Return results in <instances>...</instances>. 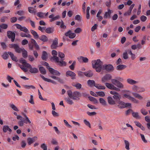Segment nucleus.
<instances>
[{"instance_id":"1","label":"nucleus","mask_w":150,"mask_h":150,"mask_svg":"<svg viewBox=\"0 0 150 150\" xmlns=\"http://www.w3.org/2000/svg\"><path fill=\"white\" fill-rule=\"evenodd\" d=\"M112 78L111 75L110 74H107L102 78L101 81L102 83H104L111 79L112 83H105L106 87L110 89L119 91H120V88H124V85L119 81H123V78L120 77H117V78L118 80L115 79H111Z\"/></svg>"},{"instance_id":"2","label":"nucleus","mask_w":150,"mask_h":150,"mask_svg":"<svg viewBox=\"0 0 150 150\" xmlns=\"http://www.w3.org/2000/svg\"><path fill=\"white\" fill-rule=\"evenodd\" d=\"M58 56L61 58L60 61L59 60V58L57 56H54L52 57L53 60L57 62V64L60 66H65L66 65V63L63 61L64 57H65L64 54L60 52H58Z\"/></svg>"},{"instance_id":"3","label":"nucleus","mask_w":150,"mask_h":150,"mask_svg":"<svg viewBox=\"0 0 150 150\" xmlns=\"http://www.w3.org/2000/svg\"><path fill=\"white\" fill-rule=\"evenodd\" d=\"M91 63L93 68L95 69L97 72H99L101 71L103 63L99 59L92 60Z\"/></svg>"},{"instance_id":"4","label":"nucleus","mask_w":150,"mask_h":150,"mask_svg":"<svg viewBox=\"0 0 150 150\" xmlns=\"http://www.w3.org/2000/svg\"><path fill=\"white\" fill-rule=\"evenodd\" d=\"M67 93L69 97L73 100L78 101L80 99L81 93L79 92L74 91L72 93L71 90H69L67 91Z\"/></svg>"},{"instance_id":"5","label":"nucleus","mask_w":150,"mask_h":150,"mask_svg":"<svg viewBox=\"0 0 150 150\" xmlns=\"http://www.w3.org/2000/svg\"><path fill=\"white\" fill-rule=\"evenodd\" d=\"M22 115L25 117V119L22 117V118H21L20 120L18 121V125L21 127L23 126L24 125V123L25 124H30L31 122L30 120L28 117L24 113H23Z\"/></svg>"},{"instance_id":"6","label":"nucleus","mask_w":150,"mask_h":150,"mask_svg":"<svg viewBox=\"0 0 150 150\" xmlns=\"http://www.w3.org/2000/svg\"><path fill=\"white\" fill-rule=\"evenodd\" d=\"M9 47L11 48H14L15 52L18 53H21L23 49V48H20L19 47V45L16 44H10Z\"/></svg>"},{"instance_id":"7","label":"nucleus","mask_w":150,"mask_h":150,"mask_svg":"<svg viewBox=\"0 0 150 150\" xmlns=\"http://www.w3.org/2000/svg\"><path fill=\"white\" fill-rule=\"evenodd\" d=\"M7 36L9 38L11 39L12 42L14 41L15 37V33L11 31H8L7 32Z\"/></svg>"},{"instance_id":"8","label":"nucleus","mask_w":150,"mask_h":150,"mask_svg":"<svg viewBox=\"0 0 150 150\" xmlns=\"http://www.w3.org/2000/svg\"><path fill=\"white\" fill-rule=\"evenodd\" d=\"M123 96L125 98H128L129 99L131 100L134 103H139V101L138 100L128 94H124Z\"/></svg>"},{"instance_id":"9","label":"nucleus","mask_w":150,"mask_h":150,"mask_svg":"<svg viewBox=\"0 0 150 150\" xmlns=\"http://www.w3.org/2000/svg\"><path fill=\"white\" fill-rule=\"evenodd\" d=\"M103 69H105L108 71H112L114 70V68L111 64L105 65L103 66Z\"/></svg>"},{"instance_id":"10","label":"nucleus","mask_w":150,"mask_h":150,"mask_svg":"<svg viewBox=\"0 0 150 150\" xmlns=\"http://www.w3.org/2000/svg\"><path fill=\"white\" fill-rule=\"evenodd\" d=\"M48 69L50 73L52 75L59 76L61 74L60 73L59 71L54 69L52 68L49 67Z\"/></svg>"},{"instance_id":"11","label":"nucleus","mask_w":150,"mask_h":150,"mask_svg":"<svg viewBox=\"0 0 150 150\" xmlns=\"http://www.w3.org/2000/svg\"><path fill=\"white\" fill-rule=\"evenodd\" d=\"M27 68L30 69L29 71L31 73L35 74L38 72V70L37 68L32 67L30 64H27Z\"/></svg>"},{"instance_id":"12","label":"nucleus","mask_w":150,"mask_h":150,"mask_svg":"<svg viewBox=\"0 0 150 150\" xmlns=\"http://www.w3.org/2000/svg\"><path fill=\"white\" fill-rule=\"evenodd\" d=\"M15 25L17 28L20 29L21 31H23L25 33H28V29L25 27L22 26L21 25L18 24H16Z\"/></svg>"},{"instance_id":"13","label":"nucleus","mask_w":150,"mask_h":150,"mask_svg":"<svg viewBox=\"0 0 150 150\" xmlns=\"http://www.w3.org/2000/svg\"><path fill=\"white\" fill-rule=\"evenodd\" d=\"M66 75L67 77L70 76L71 77V79H75V76L76 74L74 72L71 71H68L66 73Z\"/></svg>"},{"instance_id":"14","label":"nucleus","mask_w":150,"mask_h":150,"mask_svg":"<svg viewBox=\"0 0 150 150\" xmlns=\"http://www.w3.org/2000/svg\"><path fill=\"white\" fill-rule=\"evenodd\" d=\"M65 35L66 36H69V37L71 39L74 38L76 36L75 33H71V31L70 30H69L68 32L66 33Z\"/></svg>"},{"instance_id":"15","label":"nucleus","mask_w":150,"mask_h":150,"mask_svg":"<svg viewBox=\"0 0 150 150\" xmlns=\"http://www.w3.org/2000/svg\"><path fill=\"white\" fill-rule=\"evenodd\" d=\"M37 137H34L33 138L29 137L27 138V140L28 144L29 145H31L34 142L37 140Z\"/></svg>"},{"instance_id":"16","label":"nucleus","mask_w":150,"mask_h":150,"mask_svg":"<svg viewBox=\"0 0 150 150\" xmlns=\"http://www.w3.org/2000/svg\"><path fill=\"white\" fill-rule=\"evenodd\" d=\"M40 76L42 78V79L45 81L49 82L51 83L54 84H57V83L55 81H54L53 80H52L50 79L45 78L42 75H40Z\"/></svg>"},{"instance_id":"17","label":"nucleus","mask_w":150,"mask_h":150,"mask_svg":"<svg viewBox=\"0 0 150 150\" xmlns=\"http://www.w3.org/2000/svg\"><path fill=\"white\" fill-rule=\"evenodd\" d=\"M58 40L57 38H55L53 41L52 44L51 45L52 49H55L57 47Z\"/></svg>"},{"instance_id":"18","label":"nucleus","mask_w":150,"mask_h":150,"mask_svg":"<svg viewBox=\"0 0 150 150\" xmlns=\"http://www.w3.org/2000/svg\"><path fill=\"white\" fill-rule=\"evenodd\" d=\"M49 18H51V19L50 20V22H52L59 19L60 18V16L59 15H57L55 16H54V14H52L49 16Z\"/></svg>"},{"instance_id":"19","label":"nucleus","mask_w":150,"mask_h":150,"mask_svg":"<svg viewBox=\"0 0 150 150\" xmlns=\"http://www.w3.org/2000/svg\"><path fill=\"white\" fill-rule=\"evenodd\" d=\"M78 59L80 62L87 63L88 61V59L87 57H84L83 56H80L78 58Z\"/></svg>"},{"instance_id":"20","label":"nucleus","mask_w":150,"mask_h":150,"mask_svg":"<svg viewBox=\"0 0 150 150\" xmlns=\"http://www.w3.org/2000/svg\"><path fill=\"white\" fill-rule=\"evenodd\" d=\"M111 13V11L109 9H108V11L105 12L104 14V18H110Z\"/></svg>"},{"instance_id":"21","label":"nucleus","mask_w":150,"mask_h":150,"mask_svg":"<svg viewBox=\"0 0 150 150\" xmlns=\"http://www.w3.org/2000/svg\"><path fill=\"white\" fill-rule=\"evenodd\" d=\"M107 99L108 102L110 105H114L115 104V101L111 97L108 96L107 98Z\"/></svg>"},{"instance_id":"22","label":"nucleus","mask_w":150,"mask_h":150,"mask_svg":"<svg viewBox=\"0 0 150 150\" xmlns=\"http://www.w3.org/2000/svg\"><path fill=\"white\" fill-rule=\"evenodd\" d=\"M50 77L53 79H55L57 80L59 82H60L61 83H64L63 80L62 79L60 78L59 77H57L54 75L50 76Z\"/></svg>"},{"instance_id":"23","label":"nucleus","mask_w":150,"mask_h":150,"mask_svg":"<svg viewBox=\"0 0 150 150\" xmlns=\"http://www.w3.org/2000/svg\"><path fill=\"white\" fill-rule=\"evenodd\" d=\"M117 103L119 104L118 105V107L120 108H125V103L120 100H118Z\"/></svg>"},{"instance_id":"24","label":"nucleus","mask_w":150,"mask_h":150,"mask_svg":"<svg viewBox=\"0 0 150 150\" xmlns=\"http://www.w3.org/2000/svg\"><path fill=\"white\" fill-rule=\"evenodd\" d=\"M3 130L4 132L6 133L7 131H8L10 132H11L12 131V130L9 128L8 125H4L3 127Z\"/></svg>"},{"instance_id":"25","label":"nucleus","mask_w":150,"mask_h":150,"mask_svg":"<svg viewBox=\"0 0 150 150\" xmlns=\"http://www.w3.org/2000/svg\"><path fill=\"white\" fill-rule=\"evenodd\" d=\"M127 82L131 85H133L138 83V82L131 79H128L127 80Z\"/></svg>"},{"instance_id":"26","label":"nucleus","mask_w":150,"mask_h":150,"mask_svg":"<svg viewBox=\"0 0 150 150\" xmlns=\"http://www.w3.org/2000/svg\"><path fill=\"white\" fill-rule=\"evenodd\" d=\"M84 75L87 77H91L93 75V73L91 71H88L84 72Z\"/></svg>"},{"instance_id":"27","label":"nucleus","mask_w":150,"mask_h":150,"mask_svg":"<svg viewBox=\"0 0 150 150\" xmlns=\"http://www.w3.org/2000/svg\"><path fill=\"white\" fill-rule=\"evenodd\" d=\"M8 53L10 56L11 59L13 61L17 62V57L15 56H14L13 53L10 52H8Z\"/></svg>"},{"instance_id":"28","label":"nucleus","mask_w":150,"mask_h":150,"mask_svg":"<svg viewBox=\"0 0 150 150\" xmlns=\"http://www.w3.org/2000/svg\"><path fill=\"white\" fill-rule=\"evenodd\" d=\"M39 39L44 42H46L48 41L47 37L45 35H43L40 36L39 38Z\"/></svg>"},{"instance_id":"29","label":"nucleus","mask_w":150,"mask_h":150,"mask_svg":"<svg viewBox=\"0 0 150 150\" xmlns=\"http://www.w3.org/2000/svg\"><path fill=\"white\" fill-rule=\"evenodd\" d=\"M87 84L88 86L92 87L93 86H95V81L93 80H89L87 81Z\"/></svg>"},{"instance_id":"30","label":"nucleus","mask_w":150,"mask_h":150,"mask_svg":"<svg viewBox=\"0 0 150 150\" xmlns=\"http://www.w3.org/2000/svg\"><path fill=\"white\" fill-rule=\"evenodd\" d=\"M133 95L135 98L139 99L140 100H141L143 99V97L139 94L135 93H132Z\"/></svg>"},{"instance_id":"31","label":"nucleus","mask_w":150,"mask_h":150,"mask_svg":"<svg viewBox=\"0 0 150 150\" xmlns=\"http://www.w3.org/2000/svg\"><path fill=\"white\" fill-rule=\"evenodd\" d=\"M30 32L33 35L35 39H37L39 38V36L36 31L33 30H30Z\"/></svg>"},{"instance_id":"32","label":"nucleus","mask_w":150,"mask_h":150,"mask_svg":"<svg viewBox=\"0 0 150 150\" xmlns=\"http://www.w3.org/2000/svg\"><path fill=\"white\" fill-rule=\"evenodd\" d=\"M127 67L126 66L124 65H119L116 67V69L118 70H121L125 69Z\"/></svg>"},{"instance_id":"33","label":"nucleus","mask_w":150,"mask_h":150,"mask_svg":"<svg viewBox=\"0 0 150 150\" xmlns=\"http://www.w3.org/2000/svg\"><path fill=\"white\" fill-rule=\"evenodd\" d=\"M95 87L99 89L104 90L105 88V86L99 84H96L95 85Z\"/></svg>"},{"instance_id":"34","label":"nucleus","mask_w":150,"mask_h":150,"mask_svg":"<svg viewBox=\"0 0 150 150\" xmlns=\"http://www.w3.org/2000/svg\"><path fill=\"white\" fill-rule=\"evenodd\" d=\"M134 123L137 126L140 128L142 130H145V128L139 122L136 121H135Z\"/></svg>"},{"instance_id":"35","label":"nucleus","mask_w":150,"mask_h":150,"mask_svg":"<svg viewBox=\"0 0 150 150\" xmlns=\"http://www.w3.org/2000/svg\"><path fill=\"white\" fill-rule=\"evenodd\" d=\"M71 98H69V97L68 98H65V100L66 102L69 105H72L74 103V102Z\"/></svg>"},{"instance_id":"36","label":"nucleus","mask_w":150,"mask_h":150,"mask_svg":"<svg viewBox=\"0 0 150 150\" xmlns=\"http://www.w3.org/2000/svg\"><path fill=\"white\" fill-rule=\"evenodd\" d=\"M132 116L137 119H139L141 118V117L139 115V113L137 112H133L132 113Z\"/></svg>"},{"instance_id":"37","label":"nucleus","mask_w":150,"mask_h":150,"mask_svg":"<svg viewBox=\"0 0 150 150\" xmlns=\"http://www.w3.org/2000/svg\"><path fill=\"white\" fill-rule=\"evenodd\" d=\"M31 43L33 44L37 50L39 49V46L37 44L35 40L33 38H31Z\"/></svg>"},{"instance_id":"38","label":"nucleus","mask_w":150,"mask_h":150,"mask_svg":"<svg viewBox=\"0 0 150 150\" xmlns=\"http://www.w3.org/2000/svg\"><path fill=\"white\" fill-rule=\"evenodd\" d=\"M28 11L29 13L33 14L34 15H35L36 13V11L32 7H29Z\"/></svg>"},{"instance_id":"39","label":"nucleus","mask_w":150,"mask_h":150,"mask_svg":"<svg viewBox=\"0 0 150 150\" xmlns=\"http://www.w3.org/2000/svg\"><path fill=\"white\" fill-rule=\"evenodd\" d=\"M100 103L103 105L105 106L107 105L106 102L102 98H100L99 99Z\"/></svg>"},{"instance_id":"40","label":"nucleus","mask_w":150,"mask_h":150,"mask_svg":"<svg viewBox=\"0 0 150 150\" xmlns=\"http://www.w3.org/2000/svg\"><path fill=\"white\" fill-rule=\"evenodd\" d=\"M21 52L22 53L23 57L24 58H26L28 57L27 52L26 50H25L24 48H23Z\"/></svg>"},{"instance_id":"41","label":"nucleus","mask_w":150,"mask_h":150,"mask_svg":"<svg viewBox=\"0 0 150 150\" xmlns=\"http://www.w3.org/2000/svg\"><path fill=\"white\" fill-rule=\"evenodd\" d=\"M42 58L43 60H46L47 58V54L46 52L43 51L42 56Z\"/></svg>"},{"instance_id":"42","label":"nucleus","mask_w":150,"mask_h":150,"mask_svg":"<svg viewBox=\"0 0 150 150\" xmlns=\"http://www.w3.org/2000/svg\"><path fill=\"white\" fill-rule=\"evenodd\" d=\"M20 62L22 63L25 66V67H28V66H27V64H29L28 63H27L26 62V61L25 60L23 59V58H21L20 60Z\"/></svg>"},{"instance_id":"43","label":"nucleus","mask_w":150,"mask_h":150,"mask_svg":"<svg viewBox=\"0 0 150 150\" xmlns=\"http://www.w3.org/2000/svg\"><path fill=\"white\" fill-rule=\"evenodd\" d=\"M20 36L22 37H26L29 38H30L31 37V36L30 34H26L22 32L21 33Z\"/></svg>"},{"instance_id":"44","label":"nucleus","mask_w":150,"mask_h":150,"mask_svg":"<svg viewBox=\"0 0 150 150\" xmlns=\"http://www.w3.org/2000/svg\"><path fill=\"white\" fill-rule=\"evenodd\" d=\"M53 31V28L50 27L47 28L45 29V32L47 33H52Z\"/></svg>"},{"instance_id":"45","label":"nucleus","mask_w":150,"mask_h":150,"mask_svg":"<svg viewBox=\"0 0 150 150\" xmlns=\"http://www.w3.org/2000/svg\"><path fill=\"white\" fill-rule=\"evenodd\" d=\"M45 13L42 12H38L37 13V16L40 18H44Z\"/></svg>"},{"instance_id":"46","label":"nucleus","mask_w":150,"mask_h":150,"mask_svg":"<svg viewBox=\"0 0 150 150\" xmlns=\"http://www.w3.org/2000/svg\"><path fill=\"white\" fill-rule=\"evenodd\" d=\"M8 53L7 52H4L2 55L1 57L4 59L5 60L7 59H8Z\"/></svg>"},{"instance_id":"47","label":"nucleus","mask_w":150,"mask_h":150,"mask_svg":"<svg viewBox=\"0 0 150 150\" xmlns=\"http://www.w3.org/2000/svg\"><path fill=\"white\" fill-rule=\"evenodd\" d=\"M39 70L40 73L43 74H46V71L45 69L43 67H40Z\"/></svg>"},{"instance_id":"48","label":"nucleus","mask_w":150,"mask_h":150,"mask_svg":"<svg viewBox=\"0 0 150 150\" xmlns=\"http://www.w3.org/2000/svg\"><path fill=\"white\" fill-rule=\"evenodd\" d=\"M72 85L78 89L81 88L82 86L81 84L79 83H73Z\"/></svg>"},{"instance_id":"49","label":"nucleus","mask_w":150,"mask_h":150,"mask_svg":"<svg viewBox=\"0 0 150 150\" xmlns=\"http://www.w3.org/2000/svg\"><path fill=\"white\" fill-rule=\"evenodd\" d=\"M124 142L125 144V149L127 150H129L130 149L129 148V142L126 140H125Z\"/></svg>"},{"instance_id":"50","label":"nucleus","mask_w":150,"mask_h":150,"mask_svg":"<svg viewBox=\"0 0 150 150\" xmlns=\"http://www.w3.org/2000/svg\"><path fill=\"white\" fill-rule=\"evenodd\" d=\"M121 96L120 94L118 95L113 96L112 98L116 101H118L120 99Z\"/></svg>"},{"instance_id":"51","label":"nucleus","mask_w":150,"mask_h":150,"mask_svg":"<svg viewBox=\"0 0 150 150\" xmlns=\"http://www.w3.org/2000/svg\"><path fill=\"white\" fill-rule=\"evenodd\" d=\"M21 147L22 148H24L25 147L27 144L25 141L24 140L22 141L21 143Z\"/></svg>"},{"instance_id":"52","label":"nucleus","mask_w":150,"mask_h":150,"mask_svg":"<svg viewBox=\"0 0 150 150\" xmlns=\"http://www.w3.org/2000/svg\"><path fill=\"white\" fill-rule=\"evenodd\" d=\"M10 107L11 108L13 109V110L16 111H19V109L17 108V107L14 104H11L10 105Z\"/></svg>"},{"instance_id":"53","label":"nucleus","mask_w":150,"mask_h":150,"mask_svg":"<svg viewBox=\"0 0 150 150\" xmlns=\"http://www.w3.org/2000/svg\"><path fill=\"white\" fill-rule=\"evenodd\" d=\"M76 61H74L72 64L69 66V68L72 70H73L74 69V67L76 65Z\"/></svg>"},{"instance_id":"54","label":"nucleus","mask_w":150,"mask_h":150,"mask_svg":"<svg viewBox=\"0 0 150 150\" xmlns=\"http://www.w3.org/2000/svg\"><path fill=\"white\" fill-rule=\"evenodd\" d=\"M96 93L99 96H101V97H104L105 96V93L103 91H98V92H96Z\"/></svg>"},{"instance_id":"55","label":"nucleus","mask_w":150,"mask_h":150,"mask_svg":"<svg viewBox=\"0 0 150 150\" xmlns=\"http://www.w3.org/2000/svg\"><path fill=\"white\" fill-rule=\"evenodd\" d=\"M23 86L25 88H26L27 89H29L30 88H32V89H35V86H33L32 85H30V86H27L26 85H23Z\"/></svg>"},{"instance_id":"56","label":"nucleus","mask_w":150,"mask_h":150,"mask_svg":"<svg viewBox=\"0 0 150 150\" xmlns=\"http://www.w3.org/2000/svg\"><path fill=\"white\" fill-rule=\"evenodd\" d=\"M139 89V87L135 85H134L132 87V90L134 92H137Z\"/></svg>"},{"instance_id":"57","label":"nucleus","mask_w":150,"mask_h":150,"mask_svg":"<svg viewBox=\"0 0 150 150\" xmlns=\"http://www.w3.org/2000/svg\"><path fill=\"white\" fill-rule=\"evenodd\" d=\"M19 66L20 68L24 72H26L28 71V70L26 68H25L24 67H25L23 64V65H22L21 64L19 65Z\"/></svg>"},{"instance_id":"58","label":"nucleus","mask_w":150,"mask_h":150,"mask_svg":"<svg viewBox=\"0 0 150 150\" xmlns=\"http://www.w3.org/2000/svg\"><path fill=\"white\" fill-rule=\"evenodd\" d=\"M141 112L144 115H146L148 114V112L144 108L140 110Z\"/></svg>"},{"instance_id":"59","label":"nucleus","mask_w":150,"mask_h":150,"mask_svg":"<svg viewBox=\"0 0 150 150\" xmlns=\"http://www.w3.org/2000/svg\"><path fill=\"white\" fill-rule=\"evenodd\" d=\"M140 135L141 137V138L142 141L145 143H146L147 142V141L145 139L144 136L141 134H140Z\"/></svg>"},{"instance_id":"60","label":"nucleus","mask_w":150,"mask_h":150,"mask_svg":"<svg viewBox=\"0 0 150 150\" xmlns=\"http://www.w3.org/2000/svg\"><path fill=\"white\" fill-rule=\"evenodd\" d=\"M127 52L126 51L125 52H124L123 54V57L124 59H127L128 58V56L127 55Z\"/></svg>"},{"instance_id":"61","label":"nucleus","mask_w":150,"mask_h":150,"mask_svg":"<svg viewBox=\"0 0 150 150\" xmlns=\"http://www.w3.org/2000/svg\"><path fill=\"white\" fill-rule=\"evenodd\" d=\"M83 122L86 126L89 127L90 128H91L90 123L88 121L85 119L83 120Z\"/></svg>"},{"instance_id":"62","label":"nucleus","mask_w":150,"mask_h":150,"mask_svg":"<svg viewBox=\"0 0 150 150\" xmlns=\"http://www.w3.org/2000/svg\"><path fill=\"white\" fill-rule=\"evenodd\" d=\"M41 147L43 150H47V146L45 143H43L41 145Z\"/></svg>"},{"instance_id":"63","label":"nucleus","mask_w":150,"mask_h":150,"mask_svg":"<svg viewBox=\"0 0 150 150\" xmlns=\"http://www.w3.org/2000/svg\"><path fill=\"white\" fill-rule=\"evenodd\" d=\"M132 11L128 10V11L124 13V16H129L131 15Z\"/></svg>"},{"instance_id":"64","label":"nucleus","mask_w":150,"mask_h":150,"mask_svg":"<svg viewBox=\"0 0 150 150\" xmlns=\"http://www.w3.org/2000/svg\"><path fill=\"white\" fill-rule=\"evenodd\" d=\"M140 18L142 21L145 22L147 19V17L144 15H142L140 17Z\"/></svg>"}]
</instances>
